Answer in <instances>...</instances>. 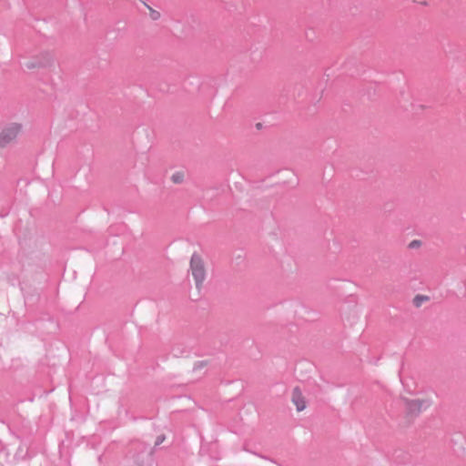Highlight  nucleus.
<instances>
[{
    "instance_id": "f257e3e1",
    "label": "nucleus",
    "mask_w": 466,
    "mask_h": 466,
    "mask_svg": "<svg viewBox=\"0 0 466 466\" xmlns=\"http://www.w3.org/2000/svg\"><path fill=\"white\" fill-rule=\"evenodd\" d=\"M189 270L195 281L196 288L199 290L207 279V269L202 256L193 253L189 261Z\"/></svg>"
},
{
    "instance_id": "f03ea898",
    "label": "nucleus",
    "mask_w": 466,
    "mask_h": 466,
    "mask_svg": "<svg viewBox=\"0 0 466 466\" xmlns=\"http://www.w3.org/2000/svg\"><path fill=\"white\" fill-rule=\"evenodd\" d=\"M22 131V125L19 123H11L5 126L0 132V148H4L15 141Z\"/></svg>"
},
{
    "instance_id": "7ed1b4c3",
    "label": "nucleus",
    "mask_w": 466,
    "mask_h": 466,
    "mask_svg": "<svg viewBox=\"0 0 466 466\" xmlns=\"http://www.w3.org/2000/svg\"><path fill=\"white\" fill-rule=\"evenodd\" d=\"M291 402L295 405L296 410L301 412L307 408V400L299 388H295L291 393Z\"/></svg>"
},
{
    "instance_id": "20e7f679",
    "label": "nucleus",
    "mask_w": 466,
    "mask_h": 466,
    "mask_svg": "<svg viewBox=\"0 0 466 466\" xmlns=\"http://www.w3.org/2000/svg\"><path fill=\"white\" fill-rule=\"evenodd\" d=\"M427 400L421 399L411 400L407 402V409L411 413H420L429 408Z\"/></svg>"
},
{
    "instance_id": "39448f33",
    "label": "nucleus",
    "mask_w": 466,
    "mask_h": 466,
    "mask_svg": "<svg viewBox=\"0 0 466 466\" xmlns=\"http://www.w3.org/2000/svg\"><path fill=\"white\" fill-rule=\"evenodd\" d=\"M430 298L426 295H416L413 299L412 303L416 308H420L423 303L429 301Z\"/></svg>"
},
{
    "instance_id": "423d86ee",
    "label": "nucleus",
    "mask_w": 466,
    "mask_h": 466,
    "mask_svg": "<svg viewBox=\"0 0 466 466\" xmlns=\"http://www.w3.org/2000/svg\"><path fill=\"white\" fill-rule=\"evenodd\" d=\"M185 174L182 171H177L172 174L170 180L174 184H181L184 181Z\"/></svg>"
},
{
    "instance_id": "0eeeda50",
    "label": "nucleus",
    "mask_w": 466,
    "mask_h": 466,
    "mask_svg": "<svg viewBox=\"0 0 466 466\" xmlns=\"http://www.w3.org/2000/svg\"><path fill=\"white\" fill-rule=\"evenodd\" d=\"M145 6L147 8L148 10V15L149 17L156 21V20H158L161 16L160 13L155 9H153L151 6H149L147 4L144 3Z\"/></svg>"
},
{
    "instance_id": "6e6552de",
    "label": "nucleus",
    "mask_w": 466,
    "mask_h": 466,
    "mask_svg": "<svg viewBox=\"0 0 466 466\" xmlns=\"http://www.w3.org/2000/svg\"><path fill=\"white\" fill-rule=\"evenodd\" d=\"M421 246V241L419 239H414L409 244V248L411 249L419 248Z\"/></svg>"
}]
</instances>
